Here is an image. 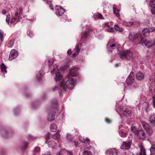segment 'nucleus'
I'll return each mask as SVG.
<instances>
[{
  "label": "nucleus",
  "mask_w": 155,
  "mask_h": 155,
  "mask_svg": "<svg viewBox=\"0 0 155 155\" xmlns=\"http://www.w3.org/2000/svg\"><path fill=\"white\" fill-rule=\"evenodd\" d=\"M55 7L56 14L58 16H61L65 12V10L61 7L56 5Z\"/></svg>",
  "instance_id": "423d86ee"
},
{
  "label": "nucleus",
  "mask_w": 155,
  "mask_h": 155,
  "mask_svg": "<svg viewBox=\"0 0 155 155\" xmlns=\"http://www.w3.org/2000/svg\"><path fill=\"white\" fill-rule=\"evenodd\" d=\"M42 155H51V154L50 152L47 151L43 154Z\"/></svg>",
  "instance_id": "8fccbe9b"
},
{
  "label": "nucleus",
  "mask_w": 155,
  "mask_h": 155,
  "mask_svg": "<svg viewBox=\"0 0 155 155\" xmlns=\"http://www.w3.org/2000/svg\"><path fill=\"white\" fill-rule=\"evenodd\" d=\"M60 137V134L58 133H56L53 136V137L54 139H58Z\"/></svg>",
  "instance_id": "4c0bfd02"
},
{
  "label": "nucleus",
  "mask_w": 155,
  "mask_h": 155,
  "mask_svg": "<svg viewBox=\"0 0 155 155\" xmlns=\"http://www.w3.org/2000/svg\"><path fill=\"white\" fill-rule=\"evenodd\" d=\"M127 134L125 133H122L121 134H120V136L122 137H126Z\"/></svg>",
  "instance_id": "603ef678"
},
{
  "label": "nucleus",
  "mask_w": 155,
  "mask_h": 155,
  "mask_svg": "<svg viewBox=\"0 0 155 155\" xmlns=\"http://www.w3.org/2000/svg\"><path fill=\"white\" fill-rule=\"evenodd\" d=\"M95 16L97 18H98L101 19V18H103L102 17V15L99 13H97L95 14Z\"/></svg>",
  "instance_id": "a19ab883"
},
{
  "label": "nucleus",
  "mask_w": 155,
  "mask_h": 155,
  "mask_svg": "<svg viewBox=\"0 0 155 155\" xmlns=\"http://www.w3.org/2000/svg\"><path fill=\"white\" fill-rule=\"evenodd\" d=\"M149 4L151 7H155V0H150Z\"/></svg>",
  "instance_id": "58836bf2"
},
{
  "label": "nucleus",
  "mask_w": 155,
  "mask_h": 155,
  "mask_svg": "<svg viewBox=\"0 0 155 155\" xmlns=\"http://www.w3.org/2000/svg\"><path fill=\"white\" fill-rule=\"evenodd\" d=\"M67 53L68 54H70L71 53V50L70 49H69L67 51Z\"/></svg>",
  "instance_id": "4d7b16f0"
},
{
  "label": "nucleus",
  "mask_w": 155,
  "mask_h": 155,
  "mask_svg": "<svg viewBox=\"0 0 155 155\" xmlns=\"http://www.w3.org/2000/svg\"><path fill=\"white\" fill-rule=\"evenodd\" d=\"M71 152L68 151L65 149L61 150L58 153L57 155H71Z\"/></svg>",
  "instance_id": "f8f14e48"
},
{
  "label": "nucleus",
  "mask_w": 155,
  "mask_h": 155,
  "mask_svg": "<svg viewBox=\"0 0 155 155\" xmlns=\"http://www.w3.org/2000/svg\"><path fill=\"white\" fill-rule=\"evenodd\" d=\"M105 120L106 122L108 123H110V120L107 118H105Z\"/></svg>",
  "instance_id": "13d9d810"
},
{
  "label": "nucleus",
  "mask_w": 155,
  "mask_h": 155,
  "mask_svg": "<svg viewBox=\"0 0 155 155\" xmlns=\"http://www.w3.org/2000/svg\"><path fill=\"white\" fill-rule=\"evenodd\" d=\"M18 55V52L15 50L12 49L9 54V60L11 61L17 57Z\"/></svg>",
  "instance_id": "6e6552de"
},
{
  "label": "nucleus",
  "mask_w": 155,
  "mask_h": 155,
  "mask_svg": "<svg viewBox=\"0 0 155 155\" xmlns=\"http://www.w3.org/2000/svg\"><path fill=\"white\" fill-rule=\"evenodd\" d=\"M134 23L132 22H128L126 21H124L123 22V25L127 27H130L133 25Z\"/></svg>",
  "instance_id": "aec40b11"
},
{
  "label": "nucleus",
  "mask_w": 155,
  "mask_h": 155,
  "mask_svg": "<svg viewBox=\"0 0 155 155\" xmlns=\"http://www.w3.org/2000/svg\"><path fill=\"white\" fill-rule=\"evenodd\" d=\"M149 121L152 125L155 126V114H153L150 116Z\"/></svg>",
  "instance_id": "dca6fc26"
},
{
  "label": "nucleus",
  "mask_w": 155,
  "mask_h": 155,
  "mask_svg": "<svg viewBox=\"0 0 155 155\" xmlns=\"http://www.w3.org/2000/svg\"><path fill=\"white\" fill-rule=\"evenodd\" d=\"M50 137V134L49 133L47 134L46 135V142H47Z\"/></svg>",
  "instance_id": "a18cd8bd"
},
{
  "label": "nucleus",
  "mask_w": 155,
  "mask_h": 155,
  "mask_svg": "<svg viewBox=\"0 0 155 155\" xmlns=\"http://www.w3.org/2000/svg\"><path fill=\"white\" fill-rule=\"evenodd\" d=\"M23 10L22 8L21 7L19 8L18 9H17V12H16L15 14V17L17 18L18 15H20L22 14Z\"/></svg>",
  "instance_id": "5701e85b"
},
{
  "label": "nucleus",
  "mask_w": 155,
  "mask_h": 155,
  "mask_svg": "<svg viewBox=\"0 0 155 155\" xmlns=\"http://www.w3.org/2000/svg\"><path fill=\"white\" fill-rule=\"evenodd\" d=\"M48 144L49 147L55 148L56 145V143L54 141H51L48 142Z\"/></svg>",
  "instance_id": "412c9836"
},
{
  "label": "nucleus",
  "mask_w": 155,
  "mask_h": 155,
  "mask_svg": "<svg viewBox=\"0 0 155 155\" xmlns=\"http://www.w3.org/2000/svg\"><path fill=\"white\" fill-rule=\"evenodd\" d=\"M121 58L124 59L126 58L127 59H131L133 55L132 52L130 50H124L121 52L119 53Z\"/></svg>",
  "instance_id": "20e7f679"
},
{
  "label": "nucleus",
  "mask_w": 155,
  "mask_h": 155,
  "mask_svg": "<svg viewBox=\"0 0 155 155\" xmlns=\"http://www.w3.org/2000/svg\"><path fill=\"white\" fill-rule=\"evenodd\" d=\"M76 83V81L68 76L67 78H66V83L64 81L61 82V87H63L64 91H66L68 89H73Z\"/></svg>",
  "instance_id": "f03ea898"
},
{
  "label": "nucleus",
  "mask_w": 155,
  "mask_h": 155,
  "mask_svg": "<svg viewBox=\"0 0 155 155\" xmlns=\"http://www.w3.org/2000/svg\"><path fill=\"white\" fill-rule=\"evenodd\" d=\"M114 28L116 31L120 32L123 31L122 28H121L120 27L117 25H114Z\"/></svg>",
  "instance_id": "2f4dec72"
},
{
  "label": "nucleus",
  "mask_w": 155,
  "mask_h": 155,
  "mask_svg": "<svg viewBox=\"0 0 155 155\" xmlns=\"http://www.w3.org/2000/svg\"><path fill=\"white\" fill-rule=\"evenodd\" d=\"M29 138H30L33 139L32 138V136H31L30 137H29Z\"/></svg>",
  "instance_id": "e2e57ef3"
},
{
  "label": "nucleus",
  "mask_w": 155,
  "mask_h": 155,
  "mask_svg": "<svg viewBox=\"0 0 155 155\" xmlns=\"http://www.w3.org/2000/svg\"><path fill=\"white\" fill-rule=\"evenodd\" d=\"M88 31H86V32H84L83 35H82V37H83V38H84L88 34Z\"/></svg>",
  "instance_id": "864d4df0"
},
{
  "label": "nucleus",
  "mask_w": 155,
  "mask_h": 155,
  "mask_svg": "<svg viewBox=\"0 0 155 155\" xmlns=\"http://www.w3.org/2000/svg\"><path fill=\"white\" fill-rule=\"evenodd\" d=\"M57 126L54 124H52L50 126V129L53 132H55L56 131Z\"/></svg>",
  "instance_id": "b1692460"
},
{
  "label": "nucleus",
  "mask_w": 155,
  "mask_h": 155,
  "mask_svg": "<svg viewBox=\"0 0 155 155\" xmlns=\"http://www.w3.org/2000/svg\"><path fill=\"white\" fill-rule=\"evenodd\" d=\"M28 35H29L31 37V36H32V33L30 32H29V33L28 34Z\"/></svg>",
  "instance_id": "680f3d73"
},
{
  "label": "nucleus",
  "mask_w": 155,
  "mask_h": 155,
  "mask_svg": "<svg viewBox=\"0 0 155 155\" xmlns=\"http://www.w3.org/2000/svg\"><path fill=\"white\" fill-rule=\"evenodd\" d=\"M6 69V66L4 64V63H2L1 66V69L2 71L4 74L5 73H6L7 72Z\"/></svg>",
  "instance_id": "bb28decb"
},
{
  "label": "nucleus",
  "mask_w": 155,
  "mask_h": 155,
  "mask_svg": "<svg viewBox=\"0 0 155 155\" xmlns=\"http://www.w3.org/2000/svg\"><path fill=\"white\" fill-rule=\"evenodd\" d=\"M153 90L154 91V93H155V88L153 89Z\"/></svg>",
  "instance_id": "69168bd1"
},
{
  "label": "nucleus",
  "mask_w": 155,
  "mask_h": 155,
  "mask_svg": "<svg viewBox=\"0 0 155 155\" xmlns=\"http://www.w3.org/2000/svg\"><path fill=\"white\" fill-rule=\"evenodd\" d=\"M50 69L52 70L51 71V73L54 74H55L54 77V80L56 81H59L62 78V76L59 71L57 65H53L50 68Z\"/></svg>",
  "instance_id": "7ed1b4c3"
},
{
  "label": "nucleus",
  "mask_w": 155,
  "mask_h": 155,
  "mask_svg": "<svg viewBox=\"0 0 155 155\" xmlns=\"http://www.w3.org/2000/svg\"><path fill=\"white\" fill-rule=\"evenodd\" d=\"M131 130H132L133 131V129H132V128H131Z\"/></svg>",
  "instance_id": "338daca9"
},
{
  "label": "nucleus",
  "mask_w": 155,
  "mask_h": 155,
  "mask_svg": "<svg viewBox=\"0 0 155 155\" xmlns=\"http://www.w3.org/2000/svg\"><path fill=\"white\" fill-rule=\"evenodd\" d=\"M6 12L5 10H3L2 11V13L3 14H5L6 13Z\"/></svg>",
  "instance_id": "bf43d9fd"
},
{
  "label": "nucleus",
  "mask_w": 155,
  "mask_h": 155,
  "mask_svg": "<svg viewBox=\"0 0 155 155\" xmlns=\"http://www.w3.org/2000/svg\"><path fill=\"white\" fill-rule=\"evenodd\" d=\"M133 73L131 72L126 80V83L128 85H131L132 84L134 81Z\"/></svg>",
  "instance_id": "39448f33"
},
{
  "label": "nucleus",
  "mask_w": 155,
  "mask_h": 155,
  "mask_svg": "<svg viewBox=\"0 0 155 155\" xmlns=\"http://www.w3.org/2000/svg\"><path fill=\"white\" fill-rule=\"evenodd\" d=\"M55 113L52 111L50 112L48 117V120L49 121H51L54 118Z\"/></svg>",
  "instance_id": "ddd939ff"
},
{
  "label": "nucleus",
  "mask_w": 155,
  "mask_h": 155,
  "mask_svg": "<svg viewBox=\"0 0 155 155\" xmlns=\"http://www.w3.org/2000/svg\"><path fill=\"white\" fill-rule=\"evenodd\" d=\"M107 31L110 32H113L114 31V29L112 28H108L107 29Z\"/></svg>",
  "instance_id": "49530a36"
},
{
  "label": "nucleus",
  "mask_w": 155,
  "mask_h": 155,
  "mask_svg": "<svg viewBox=\"0 0 155 155\" xmlns=\"http://www.w3.org/2000/svg\"><path fill=\"white\" fill-rule=\"evenodd\" d=\"M75 147H76L78 145V143L77 142L74 141L73 142Z\"/></svg>",
  "instance_id": "6e6d98bb"
},
{
  "label": "nucleus",
  "mask_w": 155,
  "mask_h": 155,
  "mask_svg": "<svg viewBox=\"0 0 155 155\" xmlns=\"http://www.w3.org/2000/svg\"><path fill=\"white\" fill-rule=\"evenodd\" d=\"M14 40L13 39H11L8 45V47L9 48H11L14 45Z\"/></svg>",
  "instance_id": "c756f323"
},
{
  "label": "nucleus",
  "mask_w": 155,
  "mask_h": 155,
  "mask_svg": "<svg viewBox=\"0 0 155 155\" xmlns=\"http://www.w3.org/2000/svg\"><path fill=\"white\" fill-rule=\"evenodd\" d=\"M136 78L138 81L143 80L144 78V75L140 72H138L136 75Z\"/></svg>",
  "instance_id": "2eb2a0df"
},
{
  "label": "nucleus",
  "mask_w": 155,
  "mask_h": 155,
  "mask_svg": "<svg viewBox=\"0 0 155 155\" xmlns=\"http://www.w3.org/2000/svg\"><path fill=\"white\" fill-rule=\"evenodd\" d=\"M3 32H0V45L2 43L3 41Z\"/></svg>",
  "instance_id": "e433bc0d"
},
{
  "label": "nucleus",
  "mask_w": 155,
  "mask_h": 155,
  "mask_svg": "<svg viewBox=\"0 0 155 155\" xmlns=\"http://www.w3.org/2000/svg\"><path fill=\"white\" fill-rule=\"evenodd\" d=\"M120 113H122L123 114L127 116L128 115L129 116H130L132 115V113L131 111H127V110H121Z\"/></svg>",
  "instance_id": "6ab92c4d"
},
{
  "label": "nucleus",
  "mask_w": 155,
  "mask_h": 155,
  "mask_svg": "<svg viewBox=\"0 0 155 155\" xmlns=\"http://www.w3.org/2000/svg\"><path fill=\"white\" fill-rule=\"evenodd\" d=\"M80 50L78 47L77 45H76V47L73 51V53L72 54V56L73 57H75L77 56L79 53Z\"/></svg>",
  "instance_id": "f3484780"
},
{
  "label": "nucleus",
  "mask_w": 155,
  "mask_h": 155,
  "mask_svg": "<svg viewBox=\"0 0 155 155\" xmlns=\"http://www.w3.org/2000/svg\"><path fill=\"white\" fill-rule=\"evenodd\" d=\"M52 91H58L59 92L60 95H61V92L64 91L63 89V87H61V84H60L59 87L56 86L52 89Z\"/></svg>",
  "instance_id": "a211bd4d"
},
{
  "label": "nucleus",
  "mask_w": 155,
  "mask_h": 155,
  "mask_svg": "<svg viewBox=\"0 0 155 155\" xmlns=\"http://www.w3.org/2000/svg\"><path fill=\"white\" fill-rule=\"evenodd\" d=\"M41 149L40 148L38 147H35L33 151V153L34 155H36V154L38 153L40 151Z\"/></svg>",
  "instance_id": "393cba45"
},
{
  "label": "nucleus",
  "mask_w": 155,
  "mask_h": 155,
  "mask_svg": "<svg viewBox=\"0 0 155 155\" xmlns=\"http://www.w3.org/2000/svg\"><path fill=\"white\" fill-rule=\"evenodd\" d=\"M82 143L89 144L90 142V140L88 138L83 139L81 140Z\"/></svg>",
  "instance_id": "7c9ffc66"
},
{
  "label": "nucleus",
  "mask_w": 155,
  "mask_h": 155,
  "mask_svg": "<svg viewBox=\"0 0 155 155\" xmlns=\"http://www.w3.org/2000/svg\"><path fill=\"white\" fill-rule=\"evenodd\" d=\"M37 78L38 80V81H40L41 80V78L42 76L41 73L39 72L37 74Z\"/></svg>",
  "instance_id": "79ce46f5"
},
{
  "label": "nucleus",
  "mask_w": 155,
  "mask_h": 155,
  "mask_svg": "<svg viewBox=\"0 0 155 155\" xmlns=\"http://www.w3.org/2000/svg\"><path fill=\"white\" fill-rule=\"evenodd\" d=\"M2 135L3 136H5V135L4 134H3Z\"/></svg>",
  "instance_id": "774afa93"
},
{
  "label": "nucleus",
  "mask_w": 155,
  "mask_h": 155,
  "mask_svg": "<svg viewBox=\"0 0 155 155\" xmlns=\"http://www.w3.org/2000/svg\"><path fill=\"white\" fill-rule=\"evenodd\" d=\"M150 151L152 154H154L155 153V145H152L150 148Z\"/></svg>",
  "instance_id": "72a5a7b5"
},
{
  "label": "nucleus",
  "mask_w": 155,
  "mask_h": 155,
  "mask_svg": "<svg viewBox=\"0 0 155 155\" xmlns=\"http://www.w3.org/2000/svg\"><path fill=\"white\" fill-rule=\"evenodd\" d=\"M29 144L28 143H25L23 146V148L24 149H25L26 148H27Z\"/></svg>",
  "instance_id": "09e8293b"
},
{
  "label": "nucleus",
  "mask_w": 155,
  "mask_h": 155,
  "mask_svg": "<svg viewBox=\"0 0 155 155\" xmlns=\"http://www.w3.org/2000/svg\"><path fill=\"white\" fill-rule=\"evenodd\" d=\"M22 18L19 17L18 19V20L16 21V22H18L20 20V19H21Z\"/></svg>",
  "instance_id": "052dcab7"
},
{
  "label": "nucleus",
  "mask_w": 155,
  "mask_h": 155,
  "mask_svg": "<svg viewBox=\"0 0 155 155\" xmlns=\"http://www.w3.org/2000/svg\"><path fill=\"white\" fill-rule=\"evenodd\" d=\"M150 32H153L155 31V28L154 27H153L151 28H150Z\"/></svg>",
  "instance_id": "5fc2aeb1"
},
{
  "label": "nucleus",
  "mask_w": 155,
  "mask_h": 155,
  "mask_svg": "<svg viewBox=\"0 0 155 155\" xmlns=\"http://www.w3.org/2000/svg\"><path fill=\"white\" fill-rule=\"evenodd\" d=\"M129 39L132 41H135L136 42L141 43L147 48H150L155 45V39L152 40H147L143 38L140 34H130L128 37Z\"/></svg>",
  "instance_id": "f257e3e1"
},
{
  "label": "nucleus",
  "mask_w": 155,
  "mask_h": 155,
  "mask_svg": "<svg viewBox=\"0 0 155 155\" xmlns=\"http://www.w3.org/2000/svg\"><path fill=\"white\" fill-rule=\"evenodd\" d=\"M137 135L139 138L142 140L144 139L146 137L145 132L143 130H139L138 132Z\"/></svg>",
  "instance_id": "9b49d317"
},
{
  "label": "nucleus",
  "mask_w": 155,
  "mask_h": 155,
  "mask_svg": "<svg viewBox=\"0 0 155 155\" xmlns=\"http://www.w3.org/2000/svg\"><path fill=\"white\" fill-rule=\"evenodd\" d=\"M130 145L131 142L130 141H128L127 142H124L123 144L121 147V148L122 149H128L130 147Z\"/></svg>",
  "instance_id": "9d476101"
},
{
  "label": "nucleus",
  "mask_w": 155,
  "mask_h": 155,
  "mask_svg": "<svg viewBox=\"0 0 155 155\" xmlns=\"http://www.w3.org/2000/svg\"><path fill=\"white\" fill-rule=\"evenodd\" d=\"M150 32V29L147 28H144L142 31L143 35L145 36H147Z\"/></svg>",
  "instance_id": "4be33fe9"
},
{
  "label": "nucleus",
  "mask_w": 155,
  "mask_h": 155,
  "mask_svg": "<svg viewBox=\"0 0 155 155\" xmlns=\"http://www.w3.org/2000/svg\"><path fill=\"white\" fill-rule=\"evenodd\" d=\"M140 155H146V153L145 149L144 148L143 146H141L140 147Z\"/></svg>",
  "instance_id": "a878e982"
},
{
  "label": "nucleus",
  "mask_w": 155,
  "mask_h": 155,
  "mask_svg": "<svg viewBox=\"0 0 155 155\" xmlns=\"http://www.w3.org/2000/svg\"><path fill=\"white\" fill-rule=\"evenodd\" d=\"M153 106L155 108V96H154L153 97Z\"/></svg>",
  "instance_id": "3c124183"
},
{
  "label": "nucleus",
  "mask_w": 155,
  "mask_h": 155,
  "mask_svg": "<svg viewBox=\"0 0 155 155\" xmlns=\"http://www.w3.org/2000/svg\"><path fill=\"white\" fill-rule=\"evenodd\" d=\"M113 12L114 14L117 17L120 16V14L119 13V10L117 9L115 7H113Z\"/></svg>",
  "instance_id": "cd10ccee"
},
{
  "label": "nucleus",
  "mask_w": 155,
  "mask_h": 155,
  "mask_svg": "<svg viewBox=\"0 0 155 155\" xmlns=\"http://www.w3.org/2000/svg\"><path fill=\"white\" fill-rule=\"evenodd\" d=\"M66 138L68 140L71 141L73 137L70 134H67L66 136Z\"/></svg>",
  "instance_id": "c9c22d12"
},
{
  "label": "nucleus",
  "mask_w": 155,
  "mask_h": 155,
  "mask_svg": "<svg viewBox=\"0 0 155 155\" xmlns=\"http://www.w3.org/2000/svg\"><path fill=\"white\" fill-rule=\"evenodd\" d=\"M17 18L16 17H14L12 18L10 21V23L11 24H13L14 25L15 24V22L16 21Z\"/></svg>",
  "instance_id": "ea45409f"
},
{
  "label": "nucleus",
  "mask_w": 155,
  "mask_h": 155,
  "mask_svg": "<svg viewBox=\"0 0 155 155\" xmlns=\"http://www.w3.org/2000/svg\"><path fill=\"white\" fill-rule=\"evenodd\" d=\"M78 74V69L75 68H72L70 70L68 76H76Z\"/></svg>",
  "instance_id": "1a4fd4ad"
},
{
  "label": "nucleus",
  "mask_w": 155,
  "mask_h": 155,
  "mask_svg": "<svg viewBox=\"0 0 155 155\" xmlns=\"http://www.w3.org/2000/svg\"><path fill=\"white\" fill-rule=\"evenodd\" d=\"M83 153V155H92V153L88 150H84Z\"/></svg>",
  "instance_id": "473e14b6"
},
{
  "label": "nucleus",
  "mask_w": 155,
  "mask_h": 155,
  "mask_svg": "<svg viewBox=\"0 0 155 155\" xmlns=\"http://www.w3.org/2000/svg\"><path fill=\"white\" fill-rule=\"evenodd\" d=\"M10 19V15H8L7 16V18L6 19V21L8 25L9 24V21Z\"/></svg>",
  "instance_id": "37998d69"
},
{
  "label": "nucleus",
  "mask_w": 155,
  "mask_h": 155,
  "mask_svg": "<svg viewBox=\"0 0 155 155\" xmlns=\"http://www.w3.org/2000/svg\"><path fill=\"white\" fill-rule=\"evenodd\" d=\"M117 151L114 148H112L109 149L107 151V153L109 155H117Z\"/></svg>",
  "instance_id": "4468645a"
},
{
  "label": "nucleus",
  "mask_w": 155,
  "mask_h": 155,
  "mask_svg": "<svg viewBox=\"0 0 155 155\" xmlns=\"http://www.w3.org/2000/svg\"><path fill=\"white\" fill-rule=\"evenodd\" d=\"M53 60L52 59H50L48 60V63L49 67H50L51 66V65L53 63Z\"/></svg>",
  "instance_id": "c03bdc74"
},
{
  "label": "nucleus",
  "mask_w": 155,
  "mask_h": 155,
  "mask_svg": "<svg viewBox=\"0 0 155 155\" xmlns=\"http://www.w3.org/2000/svg\"><path fill=\"white\" fill-rule=\"evenodd\" d=\"M149 80L151 83H155V74L151 76L149 78Z\"/></svg>",
  "instance_id": "c85d7f7f"
},
{
  "label": "nucleus",
  "mask_w": 155,
  "mask_h": 155,
  "mask_svg": "<svg viewBox=\"0 0 155 155\" xmlns=\"http://www.w3.org/2000/svg\"><path fill=\"white\" fill-rule=\"evenodd\" d=\"M117 65H118V64H116V65H115V66H116V67H117Z\"/></svg>",
  "instance_id": "0e129e2a"
},
{
  "label": "nucleus",
  "mask_w": 155,
  "mask_h": 155,
  "mask_svg": "<svg viewBox=\"0 0 155 155\" xmlns=\"http://www.w3.org/2000/svg\"><path fill=\"white\" fill-rule=\"evenodd\" d=\"M107 46V48L111 47L114 49L113 48L116 46V45L115 44H111L110 42H108Z\"/></svg>",
  "instance_id": "f704fd0d"
},
{
  "label": "nucleus",
  "mask_w": 155,
  "mask_h": 155,
  "mask_svg": "<svg viewBox=\"0 0 155 155\" xmlns=\"http://www.w3.org/2000/svg\"><path fill=\"white\" fill-rule=\"evenodd\" d=\"M142 124L143 128L147 132L149 135H150L152 134L153 130L148 124L143 122L142 123Z\"/></svg>",
  "instance_id": "0eeeda50"
},
{
  "label": "nucleus",
  "mask_w": 155,
  "mask_h": 155,
  "mask_svg": "<svg viewBox=\"0 0 155 155\" xmlns=\"http://www.w3.org/2000/svg\"><path fill=\"white\" fill-rule=\"evenodd\" d=\"M151 12L152 14L155 15V7H153L151 9Z\"/></svg>",
  "instance_id": "de8ad7c7"
}]
</instances>
